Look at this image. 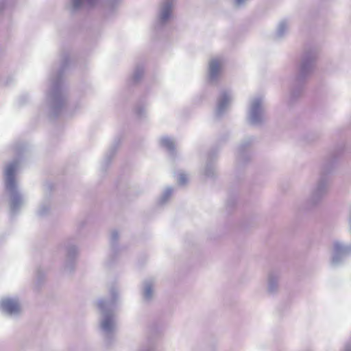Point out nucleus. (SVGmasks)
Here are the masks:
<instances>
[{
	"label": "nucleus",
	"instance_id": "f257e3e1",
	"mask_svg": "<svg viewBox=\"0 0 351 351\" xmlns=\"http://www.w3.org/2000/svg\"><path fill=\"white\" fill-rule=\"evenodd\" d=\"M119 300V290L116 286L109 289V298L96 302L99 314V330L106 341H110L117 330L115 306Z\"/></svg>",
	"mask_w": 351,
	"mask_h": 351
},
{
	"label": "nucleus",
	"instance_id": "f03ea898",
	"mask_svg": "<svg viewBox=\"0 0 351 351\" xmlns=\"http://www.w3.org/2000/svg\"><path fill=\"white\" fill-rule=\"evenodd\" d=\"M18 159L8 163L4 168L5 192L8 197L10 212L12 215L19 213L25 204V199L20 192L16 173L19 168Z\"/></svg>",
	"mask_w": 351,
	"mask_h": 351
},
{
	"label": "nucleus",
	"instance_id": "7ed1b4c3",
	"mask_svg": "<svg viewBox=\"0 0 351 351\" xmlns=\"http://www.w3.org/2000/svg\"><path fill=\"white\" fill-rule=\"evenodd\" d=\"M66 101L67 94L62 82V69H60L50 75L45 106L51 116H56L65 106Z\"/></svg>",
	"mask_w": 351,
	"mask_h": 351
},
{
	"label": "nucleus",
	"instance_id": "20e7f679",
	"mask_svg": "<svg viewBox=\"0 0 351 351\" xmlns=\"http://www.w3.org/2000/svg\"><path fill=\"white\" fill-rule=\"evenodd\" d=\"M332 171V167L328 165H324L322 167L319 177L317 180L315 186L311 190L306 201L308 207L314 208L318 206L327 195L330 189V181L327 175L330 174Z\"/></svg>",
	"mask_w": 351,
	"mask_h": 351
},
{
	"label": "nucleus",
	"instance_id": "39448f33",
	"mask_svg": "<svg viewBox=\"0 0 351 351\" xmlns=\"http://www.w3.org/2000/svg\"><path fill=\"white\" fill-rule=\"evenodd\" d=\"M347 223L350 241L347 243L339 239L332 241L330 250V265L332 267L340 265L345 258L351 254V208L348 212Z\"/></svg>",
	"mask_w": 351,
	"mask_h": 351
},
{
	"label": "nucleus",
	"instance_id": "423d86ee",
	"mask_svg": "<svg viewBox=\"0 0 351 351\" xmlns=\"http://www.w3.org/2000/svg\"><path fill=\"white\" fill-rule=\"evenodd\" d=\"M317 56L316 49L308 48L304 51L298 65L297 81H304L313 73Z\"/></svg>",
	"mask_w": 351,
	"mask_h": 351
},
{
	"label": "nucleus",
	"instance_id": "0eeeda50",
	"mask_svg": "<svg viewBox=\"0 0 351 351\" xmlns=\"http://www.w3.org/2000/svg\"><path fill=\"white\" fill-rule=\"evenodd\" d=\"M267 121L264 97L255 96L249 102L247 111V121L253 126H261Z\"/></svg>",
	"mask_w": 351,
	"mask_h": 351
},
{
	"label": "nucleus",
	"instance_id": "6e6552de",
	"mask_svg": "<svg viewBox=\"0 0 351 351\" xmlns=\"http://www.w3.org/2000/svg\"><path fill=\"white\" fill-rule=\"evenodd\" d=\"M175 1L176 0H163L160 3L155 22V28L157 30L166 26L173 19Z\"/></svg>",
	"mask_w": 351,
	"mask_h": 351
},
{
	"label": "nucleus",
	"instance_id": "1a4fd4ad",
	"mask_svg": "<svg viewBox=\"0 0 351 351\" xmlns=\"http://www.w3.org/2000/svg\"><path fill=\"white\" fill-rule=\"evenodd\" d=\"M0 311L6 316L16 317L21 315L22 307L17 297H3L0 299Z\"/></svg>",
	"mask_w": 351,
	"mask_h": 351
},
{
	"label": "nucleus",
	"instance_id": "9d476101",
	"mask_svg": "<svg viewBox=\"0 0 351 351\" xmlns=\"http://www.w3.org/2000/svg\"><path fill=\"white\" fill-rule=\"evenodd\" d=\"M140 293L144 303H152L156 298V279L154 277L144 279L141 283Z\"/></svg>",
	"mask_w": 351,
	"mask_h": 351
},
{
	"label": "nucleus",
	"instance_id": "9b49d317",
	"mask_svg": "<svg viewBox=\"0 0 351 351\" xmlns=\"http://www.w3.org/2000/svg\"><path fill=\"white\" fill-rule=\"evenodd\" d=\"M280 272L271 270L267 274L265 292L268 295H276L280 291Z\"/></svg>",
	"mask_w": 351,
	"mask_h": 351
},
{
	"label": "nucleus",
	"instance_id": "f8f14e48",
	"mask_svg": "<svg viewBox=\"0 0 351 351\" xmlns=\"http://www.w3.org/2000/svg\"><path fill=\"white\" fill-rule=\"evenodd\" d=\"M233 99V95L230 90H224L219 95L217 102L215 114L219 117L224 114L229 109Z\"/></svg>",
	"mask_w": 351,
	"mask_h": 351
},
{
	"label": "nucleus",
	"instance_id": "ddd939ff",
	"mask_svg": "<svg viewBox=\"0 0 351 351\" xmlns=\"http://www.w3.org/2000/svg\"><path fill=\"white\" fill-rule=\"evenodd\" d=\"M98 0H66L65 8L71 14H76L95 6Z\"/></svg>",
	"mask_w": 351,
	"mask_h": 351
},
{
	"label": "nucleus",
	"instance_id": "4468645a",
	"mask_svg": "<svg viewBox=\"0 0 351 351\" xmlns=\"http://www.w3.org/2000/svg\"><path fill=\"white\" fill-rule=\"evenodd\" d=\"M223 59L221 57L212 58L208 63V80L210 82H216L220 75Z\"/></svg>",
	"mask_w": 351,
	"mask_h": 351
},
{
	"label": "nucleus",
	"instance_id": "2eb2a0df",
	"mask_svg": "<svg viewBox=\"0 0 351 351\" xmlns=\"http://www.w3.org/2000/svg\"><path fill=\"white\" fill-rule=\"evenodd\" d=\"M252 138H247L241 143L238 148L239 160L250 159V156L247 149L252 145Z\"/></svg>",
	"mask_w": 351,
	"mask_h": 351
},
{
	"label": "nucleus",
	"instance_id": "dca6fc26",
	"mask_svg": "<svg viewBox=\"0 0 351 351\" xmlns=\"http://www.w3.org/2000/svg\"><path fill=\"white\" fill-rule=\"evenodd\" d=\"M289 22L287 20H282L277 26L276 36L277 38H282L288 32Z\"/></svg>",
	"mask_w": 351,
	"mask_h": 351
},
{
	"label": "nucleus",
	"instance_id": "f3484780",
	"mask_svg": "<svg viewBox=\"0 0 351 351\" xmlns=\"http://www.w3.org/2000/svg\"><path fill=\"white\" fill-rule=\"evenodd\" d=\"M160 145L167 149L170 153L173 154L175 150L176 143L173 138L165 136L160 139Z\"/></svg>",
	"mask_w": 351,
	"mask_h": 351
},
{
	"label": "nucleus",
	"instance_id": "a211bd4d",
	"mask_svg": "<svg viewBox=\"0 0 351 351\" xmlns=\"http://www.w3.org/2000/svg\"><path fill=\"white\" fill-rule=\"evenodd\" d=\"M79 255V247L75 244H69L65 249V257L77 259Z\"/></svg>",
	"mask_w": 351,
	"mask_h": 351
},
{
	"label": "nucleus",
	"instance_id": "6ab92c4d",
	"mask_svg": "<svg viewBox=\"0 0 351 351\" xmlns=\"http://www.w3.org/2000/svg\"><path fill=\"white\" fill-rule=\"evenodd\" d=\"M51 210V203L48 198L45 199L39 206L38 209V215L44 217L49 213Z\"/></svg>",
	"mask_w": 351,
	"mask_h": 351
},
{
	"label": "nucleus",
	"instance_id": "aec40b11",
	"mask_svg": "<svg viewBox=\"0 0 351 351\" xmlns=\"http://www.w3.org/2000/svg\"><path fill=\"white\" fill-rule=\"evenodd\" d=\"M172 193L173 189L171 187H167L161 194L160 197H159L158 200V204H160V206H163L165 204H167L169 201L172 195Z\"/></svg>",
	"mask_w": 351,
	"mask_h": 351
},
{
	"label": "nucleus",
	"instance_id": "412c9836",
	"mask_svg": "<svg viewBox=\"0 0 351 351\" xmlns=\"http://www.w3.org/2000/svg\"><path fill=\"white\" fill-rule=\"evenodd\" d=\"M77 264V259L68 258L64 256V269L66 272H71L73 271Z\"/></svg>",
	"mask_w": 351,
	"mask_h": 351
},
{
	"label": "nucleus",
	"instance_id": "4be33fe9",
	"mask_svg": "<svg viewBox=\"0 0 351 351\" xmlns=\"http://www.w3.org/2000/svg\"><path fill=\"white\" fill-rule=\"evenodd\" d=\"M203 174L207 178H213L215 176V167L210 159L208 160L202 170Z\"/></svg>",
	"mask_w": 351,
	"mask_h": 351
},
{
	"label": "nucleus",
	"instance_id": "5701e85b",
	"mask_svg": "<svg viewBox=\"0 0 351 351\" xmlns=\"http://www.w3.org/2000/svg\"><path fill=\"white\" fill-rule=\"evenodd\" d=\"M144 74V68L141 65H138L135 67L134 71L133 72L132 80L134 83L138 82L143 76Z\"/></svg>",
	"mask_w": 351,
	"mask_h": 351
},
{
	"label": "nucleus",
	"instance_id": "b1692460",
	"mask_svg": "<svg viewBox=\"0 0 351 351\" xmlns=\"http://www.w3.org/2000/svg\"><path fill=\"white\" fill-rule=\"evenodd\" d=\"M303 93L301 87H294L291 90L289 95V102L293 103L298 99L300 98Z\"/></svg>",
	"mask_w": 351,
	"mask_h": 351
},
{
	"label": "nucleus",
	"instance_id": "393cba45",
	"mask_svg": "<svg viewBox=\"0 0 351 351\" xmlns=\"http://www.w3.org/2000/svg\"><path fill=\"white\" fill-rule=\"evenodd\" d=\"M189 175L184 171H180L178 173L177 181L180 185H185L189 182Z\"/></svg>",
	"mask_w": 351,
	"mask_h": 351
},
{
	"label": "nucleus",
	"instance_id": "a878e982",
	"mask_svg": "<svg viewBox=\"0 0 351 351\" xmlns=\"http://www.w3.org/2000/svg\"><path fill=\"white\" fill-rule=\"evenodd\" d=\"M250 0H231L232 6L236 9H242L247 6Z\"/></svg>",
	"mask_w": 351,
	"mask_h": 351
},
{
	"label": "nucleus",
	"instance_id": "bb28decb",
	"mask_svg": "<svg viewBox=\"0 0 351 351\" xmlns=\"http://www.w3.org/2000/svg\"><path fill=\"white\" fill-rule=\"evenodd\" d=\"M135 113L140 118L145 117L147 113L146 107L144 105H138L135 108Z\"/></svg>",
	"mask_w": 351,
	"mask_h": 351
},
{
	"label": "nucleus",
	"instance_id": "cd10ccee",
	"mask_svg": "<svg viewBox=\"0 0 351 351\" xmlns=\"http://www.w3.org/2000/svg\"><path fill=\"white\" fill-rule=\"evenodd\" d=\"M119 239V234L117 231H112L110 234V243L114 246Z\"/></svg>",
	"mask_w": 351,
	"mask_h": 351
},
{
	"label": "nucleus",
	"instance_id": "c85d7f7f",
	"mask_svg": "<svg viewBox=\"0 0 351 351\" xmlns=\"http://www.w3.org/2000/svg\"><path fill=\"white\" fill-rule=\"evenodd\" d=\"M14 150H15L16 154L19 155V154H21V152H23L25 150V147L22 145H17L15 147Z\"/></svg>",
	"mask_w": 351,
	"mask_h": 351
},
{
	"label": "nucleus",
	"instance_id": "c756f323",
	"mask_svg": "<svg viewBox=\"0 0 351 351\" xmlns=\"http://www.w3.org/2000/svg\"><path fill=\"white\" fill-rule=\"evenodd\" d=\"M115 153V149L114 148H112L109 150V152L106 155V162H109L110 158L114 156Z\"/></svg>",
	"mask_w": 351,
	"mask_h": 351
},
{
	"label": "nucleus",
	"instance_id": "7c9ffc66",
	"mask_svg": "<svg viewBox=\"0 0 351 351\" xmlns=\"http://www.w3.org/2000/svg\"><path fill=\"white\" fill-rule=\"evenodd\" d=\"M6 3H7V0H0V15L3 12V10L5 7Z\"/></svg>",
	"mask_w": 351,
	"mask_h": 351
},
{
	"label": "nucleus",
	"instance_id": "2f4dec72",
	"mask_svg": "<svg viewBox=\"0 0 351 351\" xmlns=\"http://www.w3.org/2000/svg\"><path fill=\"white\" fill-rule=\"evenodd\" d=\"M343 351H351V344L350 343L346 344Z\"/></svg>",
	"mask_w": 351,
	"mask_h": 351
}]
</instances>
